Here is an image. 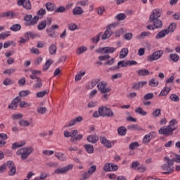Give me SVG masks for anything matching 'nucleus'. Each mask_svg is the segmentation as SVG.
Here are the masks:
<instances>
[{
    "label": "nucleus",
    "mask_w": 180,
    "mask_h": 180,
    "mask_svg": "<svg viewBox=\"0 0 180 180\" xmlns=\"http://www.w3.org/2000/svg\"><path fill=\"white\" fill-rule=\"evenodd\" d=\"M46 11L43 8H41L37 12V15L33 17V15L30 14L26 15L23 18L25 22V26H34V25H37V22H39L40 18L43 17Z\"/></svg>",
    "instance_id": "1"
},
{
    "label": "nucleus",
    "mask_w": 180,
    "mask_h": 180,
    "mask_svg": "<svg viewBox=\"0 0 180 180\" xmlns=\"http://www.w3.org/2000/svg\"><path fill=\"white\" fill-rule=\"evenodd\" d=\"M175 124H178V121L176 120L173 119L169 122V125L161 127L158 130L159 134H162L163 136H169L174 134V130H176V127H175Z\"/></svg>",
    "instance_id": "2"
},
{
    "label": "nucleus",
    "mask_w": 180,
    "mask_h": 180,
    "mask_svg": "<svg viewBox=\"0 0 180 180\" xmlns=\"http://www.w3.org/2000/svg\"><path fill=\"white\" fill-rule=\"evenodd\" d=\"M161 17L160 9H155L149 17V23H153L155 29H162V21L158 18Z\"/></svg>",
    "instance_id": "3"
},
{
    "label": "nucleus",
    "mask_w": 180,
    "mask_h": 180,
    "mask_svg": "<svg viewBox=\"0 0 180 180\" xmlns=\"http://www.w3.org/2000/svg\"><path fill=\"white\" fill-rule=\"evenodd\" d=\"M165 164L161 165V169L165 171L163 174H171L175 169L174 162H176V158H169L168 156L164 158Z\"/></svg>",
    "instance_id": "4"
},
{
    "label": "nucleus",
    "mask_w": 180,
    "mask_h": 180,
    "mask_svg": "<svg viewBox=\"0 0 180 180\" xmlns=\"http://www.w3.org/2000/svg\"><path fill=\"white\" fill-rule=\"evenodd\" d=\"M97 88L101 94H103V98L108 101V94L112 91V89L108 87V82L105 81H99L97 84Z\"/></svg>",
    "instance_id": "5"
},
{
    "label": "nucleus",
    "mask_w": 180,
    "mask_h": 180,
    "mask_svg": "<svg viewBox=\"0 0 180 180\" xmlns=\"http://www.w3.org/2000/svg\"><path fill=\"white\" fill-rule=\"evenodd\" d=\"M63 134L66 139H68V137H70L71 143H75V141H79L82 140V137H83L82 134H78V130L77 129H74L70 132L68 131H65L63 132Z\"/></svg>",
    "instance_id": "6"
},
{
    "label": "nucleus",
    "mask_w": 180,
    "mask_h": 180,
    "mask_svg": "<svg viewBox=\"0 0 180 180\" xmlns=\"http://www.w3.org/2000/svg\"><path fill=\"white\" fill-rule=\"evenodd\" d=\"M32 153H33V148L30 146L18 150L16 154L17 155H21V160L25 161V160L29 158V155H30Z\"/></svg>",
    "instance_id": "7"
},
{
    "label": "nucleus",
    "mask_w": 180,
    "mask_h": 180,
    "mask_svg": "<svg viewBox=\"0 0 180 180\" xmlns=\"http://www.w3.org/2000/svg\"><path fill=\"white\" fill-rule=\"evenodd\" d=\"M98 112L100 116H102L103 117H113V116H115L113 110L106 106L99 108Z\"/></svg>",
    "instance_id": "8"
},
{
    "label": "nucleus",
    "mask_w": 180,
    "mask_h": 180,
    "mask_svg": "<svg viewBox=\"0 0 180 180\" xmlns=\"http://www.w3.org/2000/svg\"><path fill=\"white\" fill-rule=\"evenodd\" d=\"M162 54H164V51H156L148 57V61H155L157 60H159V58H161V57L162 56Z\"/></svg>",
    "instance_id": "9"
},
{
    "label": "nucleus",
    "mask_w": 180,
    "mask_h": 180,
    "mask_svg": "<svg viewBox=\"0 0 180 180\" xmlns=\"http://www.w3.org/2000/svg\"><path fill=\"white\" fill-rule=\"evenodd\" d=\"M96 53H99L100 54H112V53H115L116 51V49L114 47H103L99 48L96 51Z\"/></svg>",
    "instance_id": "10"
},
{
    "label": "nucleus",
    "mask_w": 180,
    "mask_h": 180,
    "mask_svg": "<svg viewBox=\"0 0 180 180\" xmlns=\"http://www.w3.org/2000/svg\"><path fill=\"white\" fill-rule=\"evenodd\" d=\"M17 4L18 6H23L27 11L32 9V3H30V0H18Z\"/></svg>",
    "instance_id": "11"
},
{
    "label": "nucleus",
    "mask_w": 180,
    "mask_h": 180,
    "mask_svg": "<svg viewBox=\"0 0 180 180\" xmlns=\"http://www.w3.org/2000/svg\"><path fill=\"white\" fill-rule=\"evenodd\" d=\"M157 137V133L155 131H152L148 134H146L143 139V144H148L153 140V139H155Z\"/></svg>",
    "instance_id": "12"
},
{
    "label": "nucleus",
    "mask_w": 180,
    "mask_h": 180,
    "mask_svg": "<svg viewBox=\"0 0 180 180\" xmlns=\"http://www.w3.org/2000/svg\"><path fill=\"white\" fill-rule=\"evenodd\" d=\"M7 167L10 169L8 172V175L10 176H13V175L16 174V167L15 166V163L11 160L7 162Z\"/></svg>",
    "instance_id": "13"
},
{
    "label": "nucleus",
    "mask_w": 180,
    "mask_h": 180,
    "mask_svg": "<svg viewBox=\"0 0 180 180\" xmlns=\"http://www.w3.org/2000/svg\"><path fill=\"white\" fill-rule=\"evenodd\" d=\"M22 101V98L20 96H17L13 99L11 105H8V109H11L12 110H16L18 109V105H19V102Z\"/></svg>",
    "instance_id": "14"
},
{
    "label": "nucleus",
    "mask_w": 180,
    "mask_h": 180,
    "mask_svg": "<svg viewBox=\"0 0 180 180\" xmlns=\"http://www.w3.org/2000/svg\"><path fill=\"white\" fill-rule=\"evenodd\" d=\"M84 120L82 116H79L75 119L71 120L68 124H65L64 127H72V126H75L77 123H81Z\"/></svg>",
    "instance_id": "15"
},
{
    "label": "nucleus",
    "mask_w": 180,
    "mask_h": 180,
    "mask_svg": "<svg viewBox=\"0 0 180 180\" xmlns=\"http://www.w3.org/2000/svg\"><path fill=\"white\" fill-rule=\"evenodd\" d=\"M74 167L73 165H68L62 168H58L55 170V174H65V172H68V171H71Z\"/></svg>",
    "instance_id": "16"
},
{
    "label": "nucleus",
    "mask_w": 180,
    "mask_h": 180,
    "mask_svg": "<svg viewBox=\"0 0 180 180\" xmlns=\"http://www.w3.org/2000/svg\"><path fill=\"white\" fill-rule=\"evenodd\" d=\"M16 16V13L13 11H7L0 13V19L7 18L8 19H13Z\"/></svg>",
    "instance_id": "17"
},
{
    "label": "nucleus",
    "mask_w": 180,
    "mask_h": 180,
    "mask_svg": "<svg viewBox=\"0 0 180 180\" xmlns=\"http://www.w3.org/2000/svg\"><path fill=\"white\" fill-rule=\"evenodd\" d=\"M100 141L101 144L103 145L104 147H106L107 148H112V143L110 141L108 140L106 137L101 136L100 137Z\"/></svg>",
    "instance_id": "18"
},
{
    "label": "nucleus",
    "mask_w": 180,
    "mask_h": 180,
    "mask_svg": "<svg viewBox=\"0 0 180 180\" xmlns=\"http://www.w3.org/2000/svg\"><path fill=\"white\" fill-rule=\"evenodd\" d=\"M127 66H128L127 61L125 62L124 60H121L117 63V65L116 66H114V67L110 68V70H119L120 68V67L126 68Z\"/></svg>",
    "instance_id": "19"
},
{
    "label": "nucleus",
    "mask_w": 180,
    "mask_h": 180,
    "mask_svg": "<svg viewBox=\"0 0 180 180\" xmlns=\"http://www.w3.org/2000/svg\"><path fill=\"white\" fill-rule=\"evenodd\" d=\"M112 34L113 32H112V30L107 27L104 34L102 35L101 39L102 40H106L107 39H109V37H110Z\"/></svg>",
    "instance_id": "20"
},
{
    "label": "nucleus",
    "mask_w": 180,
    "mask_h": 180,
    "mask_svg": "<svg viewBox=\"0 0 180 180\" xmlns=\"http://www.w3.org/2000/svg\"><path fill=\"white\" fill-rule=\"evenodd\" d=\"M139 166L140 164L139 162H134L131 165V168H132V169H139L141 172H144L146 167H140Z\"/></svg>",
    "instance_id": "21"
},
{
    "label": "nucleus",
    "mask_w": 180,
    "mask_h": 180,
    "mask_svg": "<svg viewBox=\"0 0 180 180\" xmlns=\"http://www.w3.org/2000/svg\"><path fill=\"white\" fill-rule=\"evenodd\" d=\"M99 141V136L97 135H89L87 137V141L89 143H91L92 144H95V143L98 142Z\"/></svg>",
    "instance_id": "22"
},
{
    "label": "nucleus",
    "mask_w": 180,
    "mask_h": 180,
    "mask_svg": "<svg viewBox=\"0 0 180 180\" xmlns=\"http://www.w3.org/2000/svg\"><path fill=\"white\" fill-rule=\"evenodd\" d=\"M144 85H147V82H139L137 83H134L132 85L133 89H140V88H143Z\"/></svg>",
    "instance_id": "23"
},
{
    "label": "nucleus",
    "mask_w": 180,
    "mask_h": 180,
    "mask_svg": "<svg viewBox=\"0 0 180 180\" xmlns=\"http://www.w3.org/2000/svg\"><path fill=\"white\" fill-rule=\"evenodd\" d=\"M167 34H169L168 30H162L156 34L155 39H162L163 37H165Z\"/></svg>",
    "instance_id": "24"
},
{
    "label": "nucleus",
    "mask_w": 180,
    "mask_h": 180,
    "mask_svg": "<svg viewBox=\"0 0 180 180\" xmlns=\"http://www.w3.org/2000/svg\"><path fill=\"white\" fill-rule=\"evenodd\" d=\"M137 74L139 77H146L150 75V71L147 69H141L137 71Z\"/></svg>",
    "instance_id": "25"
},
{
    "label": "nucleus",
    "mask_w": 180,
    "mask_h": 180,
    "mask_svg": "<svg viewBox=\"0 0 180 180\" xmlns=\"http://www.w3.org/2000/svg\"><path fill=\"white\" fill-rule=\"evenodd\" d=\"M151 36V32H142L141 34L137 35L136 39L139 40H141V39H146V37H148Z\"/></svg>",
    "instance_id": "26"
},
{
    "label": "nucleus",
    "mask_w": 180,
    "mask_h": 180,
    "mask_svg": "<svg viewBox=\"0 0 180 180\" xmlns=\"http://www.w3.org/2000/svg\"><path fill=\"white\" fill-rule=\"evenodd\" d=\"M117 133L120 136H126L127 133V129L125 127H120L117 129Z\"/></svg>",
    "instance_id": "27"
},
{
    "label": "nucleus",
    "mask_w": 180,
    "mask_h": 180,
    "mask_svg": "<svg viewBox=\"0 0 180 180\" xmlns=\"http://www.w3.org/2000/svg\"><path fill=\"white\" fill-rule=\"evenodd\" d=\"M128 130H136L137 131H141L143 128H141L138 124H131L127 127Z\"/></svg>",
    "instance_id": "28"
},
{
    "label": "nucleus",
    "mask_w": 180,
    "mask_h": 180,
    "mask_svg": "<svg viewBox=\"0 0 180 180\" xmlns=\"http://www.w3.org/2000/svg\"><path fill=\"white\" fill-rule=\"evenodd\" d=\"M127 54H129V49L127 48H123L120 52V58L127 57Z\"/></svg>",
    "instance_id": "29"
},
{
    "label": "nucleus",
    "mask_w": 180,
    "mask_h": 180,
    "mask_svg": "<svg viewBox=\"0 0 180 180\" xmlns=\"http://www.w3.org/2000/svg\"><path fill=\"white\" fill-rule=\"evenodd\" d=\"M23 146H26V141H25L13 143L12 148L13 150H15V148H19V147H23Z\"/></svg>",
    "instance_id": "30"
},
{
    "label": "nucleus",
    "mask_w": 180,
    "mask_h": 180,
    "mask_svg": "<svg viewBox=\"0 0 180 180\" xmlns=\"http://www.w3.org/2000/svg\"><path fill=\"white\" fill-rule=\"evenodd\" d=\"M175 29H176V23L175 22H172L169 27H167V29H166V30L168 31V33H174V32H175Z\"/></svg>",
    "instance_id": "31"
},
{
    "label": "nucleus",
    "mask_w": 180,
    "mask_h": 180,
    "mask_svg": "<svg viewBox=\"0 0 180 180\" xmlns=\"http://www.w3.org/2000/svg\"><path fill=\"white\" fill-rule=\"evenodd\" d=\"M36 83L34 84L33 85V88L34 89H39L40 88H41V86H43V83L41 82V79H37Z\"/></svg>",
    "instance_id": "32"
},
{
    "label": "nucleus",
    "mask_w": 180,
    "mask_h": 180,
    "mask_svg": "<svg viewBox=\"0 0 180 180\" xmlns=\"http://www.w3.org/2000/svg\"><path fill=\"white\" fill-rule=\"evenodd\" d=\"M72 13L73 15H82L84 13V10H82V8L77 6L73 9Z\"/></svg>",
    "instance_id": "33"
},
{
    "label": "nucleus",
    "mask_w": 180,
    "mask_h": 180,
    "mask_svg": "<svg viewBox=\"0 0 180 180\" xmlns=\"http://www.w3.org/2000/svg\"><path fill=\"white\" fill-rule=\"evenodd\" d=\"M25 39H27L29 40V39H35V37H39V34H33V32H26L25 34Z\"/></svg>",
    "instance_id": "34"
},
{
    "label": "nucleus",
    "mask_w": 180,
    "mask_h": 180,
    "mask_svg": "<svg viewBox=\"0 0 180 180\" xmlns=\"http://www.w3.org/2000/svg\"><path fill=\"white\" fill-rule=\"evenodd\" d=\"M84 148L88 154H94V146L91 144L84 145Z\"/></svg>",
    "instance_id": "35"
},
{
    "label": "nucleus",
    "mask_w": 180,
    "mask_h": 180,
    "mask_svg": "<svg viewBox=\"0 0 180 180\" xmlns=\"http://www.w3.org/2000/svg\"><path fill=\"white\" fill-rule=\"evenodd\" d=\"M13 84H15V81H13L11 78H6L3 82V85H4L5 86H8L9 85H13Z\"/></svg>",
    "instance_id": "36"
},
{
    "label": "nucleus",
    "mask_w": 180,
    "mask_h": 180,
    "mask_svg": "<svg viewBox=\"0 0 180 180\" xmlns=\"http://www.w3.org/2000/svg\"><path fill=\"white\" fill-rule=\"evenodd\" d=\"M22 29L20 24H14L10 27V30L12 32H19Z\"/></svg>",
    "instance_id": "37"
},
{
    "label": "nucleus",
    "mask_w": 180,
    "mask_h": 180,
    "mask_svg": "<svg viewBox=\"0 0 180 180\" xmlns=\"http://www.w3.org/2000/svg\"><path fill=\"white\" fill-rule=\"evenodd\" d=\"M136 113H138L139 115H141V116H147V112L141 108V107H138L135 109Z\"/></svg>",
    "instance_id": "38"
},
{
    "label": "nucleus",
    "mask_w": 180,
    "mask_h": 180,
    "mask_svg": "<svg viewBox=\"0 0 180 180\" xmlns=\"http://www.w3.org/2000/svg\"><path fill=\"white\" fill-rule=\"evenodd\" d=\"M101 81V79L97 78V79H93L91 83H90V89H92L93 88H95V86H96V85H98V84H99V82Z\"/></svg>",
    "instance_id": "39"
},
{
    "label": "nucleus",
    "mask_w": 180,
    "mask_h": 180,
    "mask_svg": "<svg viewBox=\"0 0 180 180\" xmlns=\"http://www.w3.org/2000/svg\"><path fill=\"white\" fill-rule=\"evenodd\" d=\"M169 91H171V89L168 86H165V89L162 90L160 92V96H167V95L169 94Z\"/></svg>",
    "instance_id": "40"
},
{
    "label": "nucleus",
    "mask_w": 180,
    "mask_h": 180,
    "mask_svg": "<svg viewBox=\"0 0 180 180\" xmlns=\"http://www.w3.org/2000/svg\"><path fill=\"white\" fill-rule=\"evenodd\" d=\"M49 53L51 56H56V53H57V46L54 44H52L49 47Z\"/></svg>",
    "instance_id": "41"
},
{
    "label": "nucleus",
    "mask_w": 180,
    "mask_h": 180,
    "mask_svg": "<svg viewBox=\"0 0 180 180\" xmlns=\"http://www.w3.org/2000/svg\"><path fill=\"white\" fill-rule=\"evenodd\" d=\"M169 58L173 61V63H176L179 60V56L176 53H172L169 55Z\"/></svg>",
    "instance_id": "42"
},
{
    "label": "nucleus",
    "mask_w": 180,
    "mask_h": 180,
    "mask_svg": "<svg viewBox=\"0 0 180 180\" xmlns=\"http://www.w3.org/2000/svg\"><path fill=\"white\" fill-rule=\"evenodd\" d=\"M46 8L49 12H53V11L56 9V6L52 3L49 2L46 4Z\"/></svg>",
    "instance_id": "43"
},
{
    "label": "nucleus",
    "mask_w": 180,
    "mask_h": 180,
    "mask_svg": "<svg viewBox=\"0 0 180 180\" xmlns=\"http://www.w3.org/2000/svg\"><path fill=\"white\" fill-rule=\"evenodd\" d=\"M55 157H56L59 161H65V155L64 153H56Z\"/></svg>",
    "instance_id": "44"
},
{
    "label": "nucleus",
    "mask_w": 180,
    "mask_h": 180,
    "mask_svg": "<svg viewBox=\"0 0 180 180\" xmlns=\"http://www.w3.org/2000/svg\"><path fill=\"white\" fill-rule=\"evenodd\" d=\"M46 32L49 37H57V34H56V31L52 30L51 28H49Z\"/></svg>",
    "instance_id": "45"
},
{
    "label": "nucleus",
    "mask_w": 180,
    "mask_h": 180,
    "mask_svg": "<svg viewBox=\"0 0 180 180\" xmlns=\"http://www.w3.org/2000/svg\"><path fill=\"white\" fill-rule=\"evenodd\" d=\"M102 32H99L96 37L91 38V41L93 43H99V41L101 40V36H102Z\"/></svg>",
    "instance_id": "46"
},
{
    "label": "nucleus",
    "mask_w": 180,
    "mask_h": 180,
    "mask_svg": "<svg viewBox=\"0 0 180 180\" xmlns=\"http://www.w3.org/2000/svg\"><path fill=\"white\" fill-rule=\"evenodd\" d=\"M28 95H30V91L29 90H22L19 92V96L21 98H25V96H27Z\"/></svg>",
    "instance_id": "47"
},
{
    "label": "nucleus",
    "mask_w": 180,
    "mask_h": 180,
    "mask_svg": "<svg viewBox=\"0 0 180 180\" xmlns=\"http://www.w3.org/2000/svg\"><path fill=\"white\" fill-rule=\"evenodd\" d=\"M158 80L155 79V78H153L149 81L150 86H158Z\"/></svg>",
    "instance_id": "48"
},
{
    "label": "nucleus",
    "mask_w": 180,
    "mask_h": 180,
    "mask_svg": "<svg viewBox=\"0 0 180 180\" xmlns=\"http://www.w3.org/2000/svg\"><path fill=\"white\" fill-rule=\"evenodd\" d=\"M8 36H11V32H2L0 34V40H4L6 39V37H8Z\"/></svg>",
    "instance_id": "49"
},
{
    "label": "nucleus",
    "mask_w": 180,
    "mask_h": 180,
    "mask_svg": "<svg viewBox=\"0 0 180 180\" xmlns=\"http://www.w3.org/2000/svg\"><path fill=\"white\" fill-rule=\"evenodd\" d=\"M153 98H154V94L148 93L144 96L143 101H148L150 99H153Z\"/></svg>",
    "instance_id": "50"
},
{
    "label": "nucleus",
    "mask_w": 180,
    "mask_h": 180,
    "mask_svg": "<svg viewBox=\"0 0 180 180\" xmlns=\"http://www.w3.org/2000/svg\"><path fill=\"white\" fill-rule=\"evenodd\" d=\"M140 145L139 144V142H134L130 143L129 148V150H136L137 147H139Z\"/></svg>",
    "instance_id": "51"
},
{
    "label": "nucleus",
    "mask_w": 180,
    "mask_h": 180,
    "mask_svg": "<svg viewBox=\"0 0 180 180\" xmlns=\"http://www.w3.org/2000/svg\"><path fill=\"white\" fill-rule=\"evenodd\" d=\"M170 99L172 101V102H179V96L175 94L170 96Z\"/></svg>",
    "instance_id": "52"
},
{
    "label": "nucleus",
    "mask_w": 180,
    "mask_h": 180,
    "mask_svg": "<svg viewBox=\"0 0 180 180\" xmlns=\"http://www.w3.org/2000/svg\"><path fill=\"white\" fill-rule=\"evenodd\" d=\"M85 75V72H80L75 76V81H80V79Z\"/></svg>",
    "instance_id": "53"
},
{
    "label": "nucleus",
    "mask_w": 180,
    "mask_h": 180,
    "mask_svg": "<svg viewBox=\"0 0 180 180\" xmlns=\"http://www.w3.org/2000/svg\"><path fill=\"white\" fill-rule=\"evenodd\" d=\"M153 117H158L161 115V109L158 108L152 113Z\"/></svg>",
    "instance_id": "54"
},
{
    "label": "nucleus",
    "mask_w": 180,
    "mask_h": 180,
    "mask_svg": "<svg viewBox=\"0 0 180 180\" xmlns=\"http://www.w3.org/2000/svg\"><path fill=\"white\" fill-rule=\"evenodd\" d=\"M87 49L86 46H82L77 49V54H82V53H85Z\"/></svg>",
    "instance_id": "55"
},
{
    "label": "nucleus",
    "mask_w": 180,
    "mask_h": 180,
    "mask_svg": "<svg viewBox=\"0 0 180 180\" xmlns=\"http://www.w3.org/2000/svg\"><path fill=\"white\" fill-rule=\"evenodd\" d=\"M77 27H78V26H77L75 23H70L68 25V29L69 30H71V32H74V30H77Z\"/></svg>",
    "instance_id": "56"
},
{
    "label": "nucleus",
    "mask_w": 180,
    "mask_h": 180,
    "mask_svg": "<svg viewBox=\"0 0 180 180\" xmlns=\"http://www.w3.org/2000/svg\"><path fill=\"white\" fill-rule=\"evenodd\" d=\"M19 124L20 126H23L24 127H26L27 126H29L30 124L29 123V122L24 120H21L19 121Z\"/></svg>",
    "instance_id": "57"
},
{
    "label": "nucleus",
    "mask_w": 180,
    "mask_h": 180,
    "mask_svg": "<svg viewBox=\"0 0 180 180\" xmlns=\"http://www.w3.org/2000/svg\"><path fill=\"white\" fill-rule=\"evenodd\" d=\"M95 171H96V166L93 165L89 168L87 172H89V174L90 175H92V174H94V172H95Z\"/></svg>",
    "instance_id": "58"
},
{
    "label": "nucleus",
    "mask_w": 180,
    "mask_h": 180,
    "mask_svg": "<svg viewBox=\"0 0 180 180\" xmlns=\"http://www.w3.org/2000/svg\"><path fill=\"white\" fill-rule=\"evenodd\" d=\"M117 20H124L126 19V15L124 13H120L116 16Z\"/></svg>",
    "instance_id": "59"
},
{
    "label": "nucleus",
    "mask_w": 180,
    "mask_h": 180,
    "mask_svg": "<svg viewBox=\"0 0 180 180\" xmlns=\"http://www.w3.org/2000/svg\"><path fill=\"white\" fill-rule=\"evenodd\" d=\"M32 104L26 103V101H21L20 103V108H29Z\"/></svg>",
    "instance_id": "60"
},
{
    "label": "nucleus",
    "mask_w": 180,
    "mask_h": 180,
    "mask_svg": "<svg viewBox=\"0 0 180 180\" xmlns=\"http://www.w3.org/2000/svg\"><path fill=\"white\" fill-rule=\"evenodd\" d=\"M111 163H106L104 166H103V170L109 172L111 171V167H110Z\"/></svg>",
    "instance_id": "61"
},
{
    "label": "nucleus",
    "mask_w": 180,
    "mask_h": 180,
    "mask_svg": "<svg viewBox=\"0 0 180 180\" xmlns=\"http://www.w3.org/2000/svg\"><path fill=\"white\" fill-rule=\"evenodd\" d=\"M15 69L11 68V69H6L4 71V74H8V75H11L15 72Z\"/></svg>",
    "instance_id": "62"
},
{
    "label": "nucleus",
    "mask_w": 180,
    "mask_h": 180,
    "mask_svg": "<svg viewBox=\"0 0 180 180\" xmlns=\"http://www.w3.org/2000/svg\"><path fill=\"white\" fill-rule=\"evenodd\" d=\"M44 96H46V90L37 93V98H43Z\"/></svg>",
    "instance_id": "63"
},
{
    "label": "nucleus",
    "mask_w": 180,
    "mask_h": 180,
    "mask_svg": "<svg viewBox=\"0 0 180 180\" xmlns=\"http://www.w3.org/2000/svg\"><path fill=\"white\" fill-rule=\"evenodd\" d=\"M46 27V21H42L38 25V30H43Z\"/></svg>",
    "instance_id": "64"
}]
</instances>
